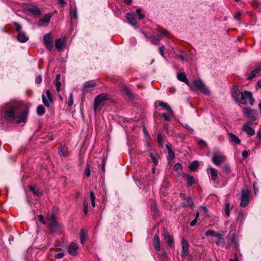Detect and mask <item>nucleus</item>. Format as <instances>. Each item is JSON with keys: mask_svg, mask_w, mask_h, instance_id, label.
<instances>
[{"mask_svg": "<svg viewBox=\"0 0 261 261\" xmlns=\"http://www.w3.org/2000/svg\"><path fill=\"white\" fill-rule=\"evenodd\" d=\"M28 112V109L18 102L7 103L4 108L5 119L7 121L17 119L18 124L27 121Z\"/></svg>", "mask_w": 261, "mask_h": 261, "instance_id": "obj_1", "label": "nucleus"}, {"mask_svg": "<svg viewBox=\"0 0 261 261\" xmlns=\"http://www.w3.org/2000/svg\"><path fill=\"white\" fill-rule=\"evenodd\" d=\"M231 94L232 97L237 103L246 105L249 102V104L252 106L254 102V99L252 96V92L248 91L241 92L237 86H234L231 89Z\"/></svg>", "mask_w": 261, "mask_h": 261, "instance_id": "obj_2", "label": "nucleus"}, {"mask_svg": "<svg viewBox=\"0 0 261 261\" xmlns=\"http://www.w3.org/2000/svg\"><path fill=\"white\" fill-rule=\"evenodd\" d=\"M160 34L158 35H152L151 36L145 35L147 39L149 40L152 44L158 45L159 41L162 40L163 37H169L171 35L166 30H161L158 31Z\"/></svg>", "mask_w": 261, "mask_h": 261, "instance_id": "obj_3", "label": "nucleus"}, {"mask_svg": "<svg viewBox=\"0 0 261 261\" xmlns=\"http://www.w3.org/2000/svg\"><path fill=\"white\" fill-rule=\"evenodd\" d=\"M108 99V95L106 94L102 93L97 96L94 101V110L95 112L101 110L102 107V102Z\"/></svg>", "mask_w": 261, "mask_h": 261, "instance_id": "obj_4", "label": "nucleus"}, {"mask_svg": "<svg viewBox=\"0 0 261 261\" xmlns=\"http://www.w3.org/2000/svg\"><path fill=\"white\" fill-rule=\"evenodd\" d=\"M48 227L51 232H58L62 228V225L58 223L54 215H51Z\"/></svg>", "mask_w": 261, "mask_h": 261, "instance_id": "obj_5", "label": "nucleus"}, {"mask_svg": "<svg viewBox=\"0 0 261 261\" xmlns=\"http://www.w3.org/2000/svg\"><path fill=\"white\" fill-rule=\"evenodd\" d=\"M250 192L247 188H244L241 190V202L240 205L241 207L246 206L249 201Z\"/></svg>", "mask_w": 261, "mask_h": 261, "instance_id": "obj_6", "label": "nucleus"}, {"mask_svg": "<svg viewBox=\"0 0 261 261\" xmlns=\"http://www.w3.org/2000/svg\"><path fill=\"white\" fill-rule=\"evenodd\" d=\"M242 112L245 116L247 117L249 119V124L251 125L252 123L251 122L255 121L256 119L257 113L249 108L247 107H244L242 109Z\"/></svg>", "mask_w": 261, "mask_h": 261, "instance_id": "obj_7", "label": "nucleus"}, {"mask_svg": "<svg viewBox=\"0 0 261 261\" xmlns=\"http://www.w3.org/2000/svg\"><path fill=\"white\" fill-rule=\"evenodd\" d=\"M179 196L182 200V202L181 203L182 207L193 208L194 206V203L191 196L187 197L184 194H180Z\"/></svg>", "mask_w": 261, "mask_h": 261, "instance_id": "obj_8", "label": "nucleus"}, {"mask_svg": "<svg viewBox=\"0 0 261 261\" xmlns=\"http://www.w3.org/2000/svg\"><path fill=\"white\" fill-rule=\"evenodd\" d=\"M193 83L195 88L200 91L202 93L205 94H210V91L201 80H195Z\"/></svg>", "mask_w": 261, "mask_h": 261, "instance_id": "obj_9", "label": "nucleus"}, {"mask_svg": "<svg viewBox=\"0 0 261 261\" xmlns=\"http://www.w3.org/2000/svg\"><path fill=\"white\" fill-rule=\"evenodd\" d=\"M43 42L46 48L49 50H51L53 46V40L51 32L46 34L44 36Z\"/></svg>", "mask_w": 261, "mask_h": 261, "instance_id": "obj_10", "label": "nucleus"}, {"mask_svg": "<svg viewBox=\"0 0 261 261\" xmlns=\"http://www.w3.org/2000/svg\"><path fill=\"white\" fill-rule=\"evenodd\" d=\"M42 99L43 104L46 107H49L50 103L53 102V98L49 90H46L45 95L43 94L42 95Z\"/></svg>", "mask_w": 261, "mask_h": 261, "instance_id": "obj_11", "label": "nucleus"}, {"mask_svg": "<svg viewBox=\"0 0 261 261\" xmlns=\"http://www.w3.org/2000/svg\"><path fill=\"white\" fill-rule=\"evenodd\" d=\"M225 160V157L221 155H214L212 161L216 166H220Z\"/></svg>", "mask_w": 261, "mask_h": 261, "instance_id": "obj_12", "label": "nucleus"}, {"mask_svg": "<svg viewBox=\"0 0 261 261\" xmlns=\"http://www.w3.org/2000/svg\"><path fill=\"white\" fill-rule=\"evenodd\" d=\"M96 86V84L93 81H88L84 83L83 91L84 92H90L92 91L94 87Z\"/></svg>", "mask_w": 261, "mask_h": 261, "instance_id": "obj_13", "label": "nucleus"}, {"mask_svg": "<svg viewBox=\"0 0 261 261\" xmlns=\"http://www.w3.org/2000/svg\"><path fill=\"white\" fill-rule=\"evenodd\" d=\"M182 244V253L181 256L186 257L188 254V249H189V243L187 241H186L184 239H182L181 241Z\"/></svg>", "mask_w": 261, "mask_h": 261, "instance_id": "obj_14", "label": "nucleus"}, {"mask_svg": "<svg viewBox=\"0 0 261 261\" xmlns=\"http://www.w3.org/2000/svg\"><path fill=\"white\" fill-rule=\"evenodd\" d=\"M27 10L28 12L31 13L34 15L39 16L41 14V10L40 9L35 5H30L28 7Z\"/></svg>", "mask_w": 261, "mask_h": 261, "instance_id": "obj_15", "label": "nucleus"}, {"mask_svg": "<svg viewBox=\"0 0 261 261\" xmlns=\"http://www.w3.org/2000/svg\"><path fill=\"white\" fill-rule=\"evenodd\" d=\"M78 246L74 243H71L68 246V251L72 256L77 254Z\"/></svg>", "mask_w": 261, "mask_h": 261, "instance_id": "obj_16", "label": "nucleus"}, {"mask_svg": "<svg viewBox=\"0 0 261 261\" xmlns=\"http://www.w3.org/2000/svg\"><path fill=\"white\" fill-rule=\"evenodd\" d=\"M207 172L210 174L212 180H216L218 177V173L217 169L213 167H208Z\"/></svg>", "mask_w": 261, "mask_h": 261, "instance_id": "obj_17", "label": "nucleus"}, {"mask_svg": "<svg viewBox=\"0 0 261 261\" xmlns=\"http://www.w3.org/2000/svg\"><path fill=\"white\" fill-rule=\"evenodd\" d=\"M242 130L245 132L249 136H253L255 134L254 129L249 126L248 124H245L243 125Z\"/></svg>", "mask_w": 261, "mask_h": 261, "instance_id": "obj_18", "label": "nucleus"}, {"mask_svg": "<svg viewBox=\"0 0 261 261\" xmlns=\"http://www.w3.org/2000/svg\"><path fill=\"white\" fill-rule=\"evenodd\" d=\"M228 135L229 136V141L230 143L239 145L241 143L240 139L234 134L232 133H228Z\"/></svg>", "mask_w": 261, "mask_h": 261, "instance_id": "obj_19", "label": "nucleus"}, {"mask_svg": "<svg viewBox=\"0 0 261 261\" xmlns=\"http://www.w3.org/2000/svg\"><path fill=\"white\" fill-rule=\"evenodd\" d=\"M121 87L124 92L130 99H133L135 97L131 89L127 87L126 85L123 84Z\"/></svg>", "mask_w": 261, "mask_h": 261, "instance_id": "obj_20", "label": "nucleus"}, {"mask_svg": "<svg viewBox=\"0 0 261 261\" xmlns=\"http://www.w3.org/2000/svg\"><path fill=\"white\" fill-rule=\"evenodd\" d=\"M53 16V14L49 13L45 15V16L39 19V25H41L44 23H47L50 21V18Z\"/></svg>", "mask_w": 261, "mask_h": 261, "instance_id": "obj_21", "label": "nucleus"}, {"mask_svg": "<svg viewBox=\"0 0 261 261\" xmlns=\"http://www.w3.org/2000/svg\"><path fill=\"white\" fill-rule=\"evenodd\" d=\"M17 39L18 42L20 43H25L29 40V37L23 32L18 34Z\"/></svg>", "mask_w": 261, "mask_h": 261, "instance_id": "obj_22", "label": "nucleus"}, {"mask_svg": "<svg viewBox=\"0 0 261 261\" xmlns=\"http://www.w3.org/2000/svg\"><path fill=\"white\" fill-rule=\"evenodd\" d=\"M65 44L66 43L64 40H62L61 39H58L56 40L55 46L56 48L59 50H62Z\"/></svg>", "mask_w": 261, "mask_h": 261, "instance_id": "obj_23", "label": "nucleus"}, {"mask_svg": "<svg viewBox=\"0 0 261 261\" xmlns=\"http://www.w3.org/2000/svg\"><path fill=\"white\" fill-rule=\"evenodd\" d=\"M126 18L129 24L133 26L136 25V19L135 17V16L133 14L130 13H127L126 14Z\"/></svg>", "mask_w": 261, "mask_h": 261, "instance_id": "obj_24", "label": "nucleus"}, {"mask_svg": "<svg viewBox=\"0 0 261 261\" xmlns=\"http://www.w3.org/2000/svg\"><path fill=\"white\" fill-rule=\"evenodd\" d=\"M161 115L164 117L165 120L170 122L171 121L172 118L173 117V112L171 109L169 110V111H167V113H164Z\"/></svg>", "mask_w": 261, "mask_h": 261, "instance_id": "obj_25", "label": "nucleus"}, {"mask_svg": "<svg viewBox=\"0 0 261 261\" xmlns=\"http://www.w3.org/2000/svg\"><path fill=\"white\" fill-rule=\"evenodd\" d=\"M166 148L168 151V156L170 158V159H174L175 158V155L174 152L172 151V145L170 143L166 144Z\"/></svg>", "mask_w": 261, "mask_h": 261, "instance_id": "obj_26", "label": "nucleus"}, {"mask_svg": "<svg viewBox=\"0 0 261 261\" xmlns=\"http://www.w3.org/2000/svg\"><path fill=\"white\" fill-rule=\"evenodd\" d=\"M70 17L71 19V21L73 23L75 20L77 18V11L76 8H74L73 9H71L70 12Z\"/></svg>", "mask_w": 261, "mask_h": 261, "instance_id": "obj_27", "label": "nucleus"}, {"mask_svg": "<svg viewBox=\"0 0 261 261\" xmlns=\"http://www.w3.org/2000/svg\"><path fill=\"white\" fill-rule=\"evenodd\" d=\"M177 77L179 81L184 82L189 86L188 80L185 73H178Z\"/></svg>", "mask_w": 261, "mask_h": 261, "instance_id": "obj_28", "label": "nucleus"}, {"mask_svg": "<svg viewBox=\"0 0 261 261\" xmlns=\"http://www.w3.org/2000/svg\"><path fill=\"white\" fill-rule=\"evenodd\" d=\"M184 176L185 177L186 180L187 182L188 187H191L192 185L194 184V177L188 174H185L184 175Z\"/></svg>", "mask_w": 261, "mask_h": 261, "instance_id": "obj_29", "label": "nucleus"}, {"mask_svg": "<svg viewBox=\"0 0 261 261\" xmlns=\"http://www.w3.org/2000/svg\"><path fill=\"white\" fill-rule=\"evenodd\" d=\"M199 166V162L198 161H194L189 165V168L190 171H195L198 168Z\"/></svg>", "mask_w": 261, "mask_h": 261, "instance_id": "obj_30", "label": "nucleus"}, {"mask_svg": "<svg viewBox=\"0 0 261 261\" xmlns=\"http://www.w3.org/2000/svg\"><path fill=\"white\" fill-rule=\"evenodd\" d=\"M149 155L152 161V162L155 166H157L159 164L158 158L159 155L157 153L150 152Z\"/></svg>", "mask_w": 261, "mask_h": 261, "instance_id": "obj_31", "label": "nucleus"}, {"mask_svg": "<svg viewBox=\"0 0 261 261\" xmlns=\"http://www.w3.org/2000/svg\"><path fill=\"white\" fill-rule=\"evenodd\" d=\"M164 239L168 245L171 246L173 245V238L168 233H164Z\"/></svg>", "mask_w": 261, "mask_h": 261, "instance_id": "obj_32", "label": "nucleus"}, {"mask_svg": "<svg viewBox=\"0 0 261 261\" xmlns=\"http://www.w3.org/2000/svg\"><path fill=\"white\" fill-rule=\"evenodd\" d=\"M59 153L60 155L67 156L68 155V151L66 147L63 146H60L58 147Z\"/></svg>", "mask_w": 261, "mask_h": 261, "instance_id": "obj_33", "label": "nucleus"}, {"mask_svg": "<svg viewBox=\"0 0 261 261\" xmlns=\"http://www.w3.org/2000/svg\"><path fill=\"white\" fill-rule=\"evenodd\" d=\"M29 189L31 192H32L35 195L38 196H41L42 195V192L39 189H37L32 186L29 187Z\"/></svg>", "mask_w": 261, "mask_h": 261, "instance_id": "obj_34", "label": "nucleus"}, {"mask_svg": "<svg viewBox=\"0 0 261 261\" xmlns=\"http://www.w3.org/2000/svg\"><path fill=\"white\" fill-rule=\"evenodd\" d=\"M154 243L156 250H160V239L158 234H156L154 236Z\"/></svg>", "mask_w": 261, "mask_h": 261, "instance_id": "obj_35", "label": "nucleus"}, {"mask_svg": "<svg viewBox=\"0 0 261 261\" xmlns=\"http://www.w3.org/2000/svg\"><path fill=\"white\" fill-rule=\"evenodd\" d=\"M158 102L159 106L164 108L167 112L172 109L170 106L166 102L162 101H159Z\"/></svg>", "mask_w": 261, "mask_h": 261, "instance_id": "obj_36", "label": "nucleus"}, {"mask_svg": "<svg viewBox=\"0 0 261 261\" xmlns=\"http://www.w3.org/2000/svg\"><path fill=\"white\" fill-rule=\"evenodd\" d=\"M45 112V109L42 105H39L37 108V113L39 116H42Z\"/></svg>", "mask_w": 261, "mask_h": 261, "instance_id": "obj_37", "label": "nucleus"}, {"mask_svg": "<svg viewBox=\"0 0 261 261\" xmlns=\"http://www.w3.org/2000/svg\"><path fill=\"white\" fill-rule=\"evenodd\" d=\"M151 211L153 213V215L154 216H156L159 215V210L156 205L154 203L151 205Z\"/></svg>", "mask_w": 261, "mask_h": 261, "instance_id": "obj_38", "label": "nucleus"}, {"mask_svg": "<svg viewBox=\"0 0 261 261\" xmlns=\"http://www.w3.org/2000/svg\"><path fill=\"white\" fill-rule=\"evenodd\" d=\"M164 136L161 134L158 135V142L160 146L163 147Z\"/></svg>", "mask_w": 261, "mask_h": 261, "instance_id": "obj_39", "label": "nucleus"}, {"mask_svg": "<svg viewBox=\"0 0 261 261\" xmlns=\"http://www.w3.org/2000/svg\"><path fill=\"white\" fill-rule=\"evenodd\" d=\"M216 244L217 245H221V246L224 247L225 244L224 239L222 237L219 238L216 242Z\"/></svg>", "mask_w": 261, "mask_h": 261, "instance_id": "obj_40", "label": "nucleus"}, {"mask_svg": "<svg viewBox=\"0 0 261 261\" xmlns=\"http://www.w3.org/2000/svg\"><path fill=\"white\" fill-rule=\"evenodd\" d=\"M174 169L175 171L179 172L182 170V166L179 163H177L174 165Z\"/></svg>", "mask_w": 261, "mask_h": 261, "instance_id": "obj_41", "label": "nucleus"}, {"mask_svg": "<svg viewBox=\"0 0 261 261\" xmlns=\"http://www.w3.org/2000/svg\"><path fill=\"white\" fill-rule=\"evenodd\" d=\"M230 204L229 202H227L225 205V212L227 216L229 217L230 216V211H229Z\"/></svg>", "mask_w": 261, "mask_h": 261, "instance_id": "obj_42", "label": "nucleus"}, {"mask_svg": "<svg viewBox=\"0 0 261 261\" xmlns=\"http://www.w3.org/2000/svg\"><path fill=\"white\" fill-rule=\"evenodd\" d=\"M256 72L254 71V70H252L251 71L248 76L247 77V80H248V81H250L251 80H252L253 78H254L256 76Z\"/></svg>", "mask_w": 261, "mask_h": 261, "instance_id": "obj_43", "label": "nucleus"}, {"mask_svg": "<svg viewBox=\"0 0 261 261\" xmlns=\"http://www.w3.org/2000/svg\"><path fill=\"white\" fill-rule=\"evenodd\" d=\"M91 174L90 168L89 165H87L84 172V175L86 177H88L90 176Z\"/></svg>", "mask_w": 261, "mask_h": 261, "instance_id": "obj_44", "label": "nucleus"}, {"mask_svg": "<svg viewBox=\"0 0 261 261\" xmlns=\"http://www.w3.org/2000/svg\"><path fill=\"white\" fill-rule=\"evenodd\" d=\"M141 9L140 8H138L136 10V13L139 16V18L140 19H142L145 17V14L141 13Z\"/></svg>", "mask_w": 261, "mask_h": 261, "instance_id": "obj_45", "label": "nucleus"}, {"mask_svg": "<svg viewBox=\"0 0 261 261\" xmlns=\"http://www.w3.org/2000/svg\"><path fill=\"white\" fill-rule=\"evenodd\" d=\"M73 103V94L72 93H70V96L69 98V100L68 101V106L69 107H71Z\"/></svg>", "mask_w": 261, "mask_h": 261, "instance_id": "obj_46", "label": "nucleus"}, {"mask_svg": "<svg viewBox=\"0 0 261 261\" xmlns=\"http://www.w3.org/2000/svg\"><path fill=\"white\" fill-rule=\"evenodd\" d=\"M14 24L15 25V26L16 27V31L18 33H19L20 32H22L21 31V25L19 23L15 22L14 23Z\"/></svg>", "mask_w": 261, "mask_h": 261, "instance_id": "obj_47", "label": "nucleus"}, {"mask_svg": "<svg viewBox=\"0 0 261 261\" xmlns=\"http://www.w3.org/2000/svg\"><path fill=\"white\" fill-rule=\"evenodd\" d=\"M223 170L226 174H229L231 172L230 166L228 165H225L223 167Z\"/></svg>", "mask_w": 261, "mask_h": 261, "instance_id": "obj_48", "label": "nucleus"}, {"mask_svg": "<svg viewBox=\"0 0 261 261\" xmlns=\"http://www.w3.org/2000/svg\"><path fill=\"white\" fill-rule=\"evenodd\" d=\"M215 234V231L213 230H209L205 232V235L206 237L209 236H214V234Z\"/></svg>", "mask_w": 261, "mask_h": 261, "instance_id": "obj_49", "label": "nucleus"}, {"mask_svg": "<svg viewBox=\"0 0 261 261\" xmlns=\"http://www.w3.org/2000/svg\"><path fill=\"white\" fill-rule=\"evenodd\" d=\"M88 203L86 201H85L84 202V210H83V211H84V213L85 214H87V213H88Z\"/></svg>", "mask_w": 261, "mask_h": 261, "instance_id": "obj_50", "label": "nucleus"}, {"mask_svg": "<svg viewBox=\"0 0 261 261\" xmlns=\"http://www.w3.org/2000/svg\"><path fill=\"white\" fill-rule=\"evenodd\" d=\"M61 86V83L60 81L56 82V88L58 92L60 91Z\"/></svg>", "mask_w": 261, "mask_h": 261, "instance_id": "obj_51", "label": "nucleus"}, {"mask_svg": "<svg viewBox=\"0 0 261 261\" xmlns=\"http://www.w3.org/2000/svg\"><path fill=\"white\" fill-rule=\"evenodd\" d=\"M165 46L164 45H162L159 48V53L162 56H164V50H165Z\"/></svg>", "mask_w": 261, "mask_h": 261, "instance_id": "obj_52", "label": "nucleus"}, {"mask_svg": "<svg viewBox=\"0 0 261 261\" xmlns=\"http://www.w3.org/2000/svg\"><path fill=\"white\" fill-rule=\"evenodd\" d=\"M64 256V254L62 252L58 253L55 254V257L56 258H62Z\"/></svg>", "mask_w": 261, "mask_h": 261, "instance_id": "obj_53", "label": "nucleus"}, {"mask_svg": "<svg viewBox=\"0 0 261 261\" xmlns=\"http://www.w3.org/2000/svg\"><path fill=\"white\" fill-rule=\"evenodd\" d=\"M35 82L37 84H40L42 82V77L41 75H39L37 76L35 80Z\"/></svg>", "mask_w": 261, "mask_h": 261, "instance_id": "obj_54", "label": "nucleus"}, {"mask_svg": "<svg viewBox=\"0 0 261 261\" xmlns=\"http://www.w3.org/2000/svg\"><path fill=\"white\" fill-rule=\"evenodd\" d=\"M198 144L200 146L202 145L203 146H206V145H207L206 142L205 141H204L203 140H199L198 142Z\"/></svg>", "mask_w": 261, "mask_h": 261, "instance_id": "obj_55", "label": "nucleus"}, {"mask_svg": "<svg viewBox=\"0 0 261 261\" xmlns=\"http://www.w3.org/2000/svg\"><path fill=\"white\" fill-rule=\"evenodd\" d=\"M66 3L65 0H58V4L62 7H63L65 5Z\"/></svg>", "mask_w": 261, "mask_h": 261, "instance_id": "obj_56", "label": "nucleus"}, {"mask_svg": "<svg viewBox=\"0 0 261 261\" xmlns=\"http://www.w3.org/2000/svg\"><path fill=\"white\" fill-rule=\"evenodd\" d=\"M241 12H238L237 13L234 15V17L236 20H240L241 19Z\"/></svg>", "mask_w": 261, "mask_h": 261, "instance_id": "obj_57", "label": "nucleus"}, {"mask_svg": "<svg viewBox=\"0 0 261 261\" xmlns=\"http://www.w3.org/2000/svg\"><path fill=\"white\" fill-rule=\"evenodd\" d=\"M38 218L40 222H41L43 224H45V221L44 220V218L42 215H40L39 216Z\"/></svg>", "mask_w": 261, "mask_h": 261, "instance_id": "obj_58", "label": "nucleus"}, {"mask_svg": "<svg viewBox=\"0 0 261 261\" xmlns=\"http://www.w3.org/2000/svg\"><path fill=\"white\" fill-rule=\"evenodd\" d=\"M242 155L243 156V158L244 159H246L247 158V156H248V151L247 150H244L243 152H242Z\"/></svg>", "mask_w": 261, "mask_h": 261, "instance_id": "obj_59", "label": "nucleus"}, {"mask_svg": "<svg viewBox=\"0 0 261 261\" xmlns=\"http://www.w3.org/2000/svg\"><path fill=\"white\" fill-rule=\"evenodd\" d=\"M90 199L91 201L95 200V197L93 192L91 191L90 193Z\"/></svg>", "mask_w": 261, "mask_h": 261, "instance_id": "obj_60", "label": "nucleus"}, {"mask_svg": "<svg viewBox=\"0 0 261 261\" xmlns=\"http://www.w3.org/2000/svg\"><path fill=\"white\" fill-rule=\"evenodd\" d=\"M197 222V218H195V219L191 222L190 225L191 226H194L196 224Z\"/></svg>", "mask_w": 261, "mask_h": 261, "instance_id": "obj_61", "label": "nucleus"}, {"mask_svg": "<svg viewBox=\"0 0 261 261\" xmlns=\"http://www.w3.org/2000/svg\"><path fill=\"white\" fill-rule=\"evenodd\" d=\"M253 70L256 72V73H257L261 70V66H257Z\"/></svg>", "mask_w": 261, "mask_h": 261, "instance_id": "obj_62", "label": "nucleus"}, {"mask_svg": "<svg viewBox=\"0 0 261 261\" xmlns=\"http://www.w3.org/2000/svg\"><path fill=\"white\" fill-rule=\"evenodd\" d=\"M222 234H221L219 233L216 232L215 231V234H214L213 237H216L217 238V239H218L220 238H222Z\"/></svg>", "mask_w": 261, "mask_h": 261, "instance_id": "obj_63", "label": "nucleus"}, {"mask_svg": "<svg viewBox=\"0 0 261 261\" xmlns=\"http://www.w3.org/2000/svg\"><path fill=\"white\" fill-rule=\"evenodd\" d=\"M257 138L261 141V129L258 131L257 133Z\"/></svg>", "mask_w": 261, "mask_h": 261, "instance_id": "obj_64", "label": "nucleus"}]
</instances>
